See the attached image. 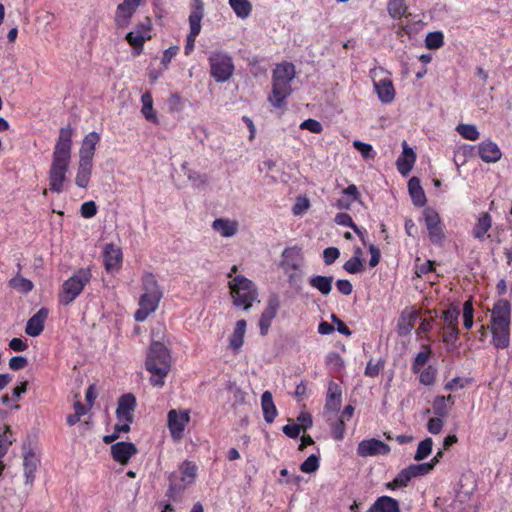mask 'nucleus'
<instances>
[{
  "label": "nucleus",
  "instance_id": "nucleus-16",
  "mask_svg": "<svg viewBox=\"0 0 512 512\" xmlns=\"http://www.w3.org/2000/svg\"><path fill=\"white\" fill-rule=\"evenodd\" d=\"M280 301L279 297L276 294H271L267 301V306L263 311L260 320H259V328L262 335L267 334L272 320L275 318L277 310L279 308Z\"/></svg>",
  "mask_w": 512,
  "mask_h": 512
},
{
  "label": "nucleus",
  "instance_id": "nucleus-38",
  "mask_svg": "<svg viewBox=\"0 0 512 512\" xmlns=\"http://www.w3.org/2000/svg\"><path fill=\"white\" fill-rule=\"evenodd\" d=\"M142 285H143V294H151L154 296L162 297V293L159 289L157 280L154 275L151 273H145L142 277Z\"/></svg>",
  "mask_w": 512,
  "mask_h": 512
},
{
  "label": "nucleus",
  "instance_id": "nucleus-13",
  "mask_svg": "<svg viewBox=\"0 0 512 512\" xmlns=\"http://www.w3.org/2000/svg\"><path fill=\"white\" fill-rule=\"evenodd\" d=\"M150 28L151 22L147 18L146 24H141L126 35V40L134 48L136 55L142 52L144 43L151 38Z\"/></svg>",
  "mask_w": 512,
  "mask_h": 512
},
{
  "label": "nucleus",
  "instance_id": "nucleus-47",
  "mask_svg": "<svg viewBox=\"0 0 512 512\" xmlns=\"http://www.w3.org/2000/svg\"><path fill=\"white\" fill-rule=\"evenodd\" d=\"M433 441L431 438H426L418 444V448L414 459L420 461L425 459L432 451Z\"/></svg>",
  "mask_w": 512,
  "mask_h": 512
},
{
  "label": "nucleus",
  "instance_id": "nucleus-45",
  "mask_svg": "<svg viewBox=\"0 0 512 512\" xmlns=\"http://www.w3.org/2000/svg\"><path fill=\"white\" fill-rule=\"evenodd\" d=\"M456 131L465 139L475 141L479 138V131L473 124H459Z\"/></svg>",
  "mask_w": 512,
  "mask_h": 512
},
{
  "label": "nucleus",
  "instance_id": "nucleus-59",
  "mask_svg": "<svg viewBox=\"0 0 512 512\" xmlns=\"http://www.w3.org/2000/svg\"><path fill=\"white\" fill-rule=\"evenodd\" d=\"M80 211H81V215L84 218H91V217L95 216V214L97 213V207H96L95 202H93V201L84 202L81 205Z\"/></svg>",
  "mask_w": 512,
  "mask_h": 512
},
{
  "label": "nucleus",
  "instance_id": "nucleus-26",
  "mask_svg": "<svg viewBox=\"0 0 512 512\" xmlns=\"http://www.w3.org/2000/svg\"><path fill=\"white\" fill-rule=\"evenodd\" d=\"M204 16V5L202 0H195L189 15V26L192 34L199 35L201 31V21Z\"/></svg>",
  "mask_w": 512,
  "mask_h": 512
},
{
  "label": "nucleus",
  "instance_id": "nucleus-49",
  "mask_svg": "<svg viewBox=\"0 0 512 512\" xmlns=\"http://www.w3.org/2000/svg\"><path fill=\"white\" fill-rule=\"evenodd\" d=\"M385 362L383 359H370L365 368V375L368 377H376L384 368Z\"/></svg>",
  "mask_w": 512,
  "mask_h": 512
},
{
  "label": "nucleus",
  "instance_id": "nucleus-64",
  "mask_svg": "<svg viewBox=\"0 0 512 512\" xmlns=\"http://www.w3.org/2000/svg\"><path fill=\"white\" fill-rule=\"evenodd\" d=\"M168 106L172 112L181 111L183 108L181 97L177 93L172 94L168 100Z\"/></svg>",
  "mask_w": 512,
  "mask_h": 512
},
{
  "label": "nucleus",
  "instance_id": "nucleus-2",
  "mask_svg": "<svg viewBox=\"0 0 512 512\" xmlns=\"http://www.w3.org/2000/svg\"><path fill=\"white\" fill-rule=\"evenodd\" d=\"M145 366L151 373V384L158 387L163 386L171 368V356L163 343L156 341L151 344Z\"/></svg>",
  "mask_w": 512,
  "mask_h": 512
},
{
  "label": "nucleus",
  "instance_id": "nucleus-9",
  "mask_svg": "<svg viewBox=\"0 0 512 512\" xmlns=\"http://www.w3.org/2000/svg\"><path fill=\"white\" fill-rule=\"evenodd\" d=\"M459 315H460L459 309L453 305H451L446 310H444L441 315V318L443 320L442 341L448 345L449 351H450V346L454 347L455 343L459 337V330H458Z\"/></svg>",
  "mask_w": 512,
  "mask_h": 512
},
{
  "label": "nucleus",
  "instance_id": "nucleus-12",
  "mask_svg": "<svg viewBox=\"0 0 512 512\" xmlns=\"http://www.w3.org/2000/svg\"><path fill=\"white\" fill-rule=\"evenodd\" d=\"M190 420L189 412L186 410H170L168 413V428L175 440L182 437L184 429Z\"/></svg>",
  "mask_w": 512,
  "mask_h": 512
},
{
  "label": "nucleus",
  "instance_id": "nucleus-6",
  "mask_svg": "<svg viewBox=\"0 0 512 512\" xmlns=\"http://www.w3.org/2000/svg\"><path fill=\"white\" fill-rule=\"evenodd\" d=\"M210 65V75L216 82L223 83L228 81L234 73V64L232 57L220 50L210 53L208 57Z\"/></svg>",
  "mask_w": 512,
  "mask_h": 512
},
{
  "label": "nucleus",
  "instance_id": "nucleus-17",
  "mask_svg": "<svg viewBox=\"0 0 512 512\" xmlns=\"http://www.w3.org/2000/svg\"><path fill=\"white\" fill-rule=\"evenodd\" d=\"M160 296H154L151 294H142L139 300V309L135 312V320L142 322L154 312L160 302Z\"/></svg>",
  "mask_w": 512,
  "mask_h": 512
},
{
  "label": "nucleus",
  "instance_id": "nucleus-32",
  "mask_svg": "<svg viewBox=\"0 0 512 512\" xmlns=\"http://www.w3.org/2000/svg\"><path fill=\"white\" fill-rule=\"evenodd\" d=\"M261 406L263 410L264 419L268 423H272L277 416V409L274 405L272 394L265 391L261 397Z\"/></svg>",
  "mask_w": 512,
  "mask_h": 512
},
{
  "label": "nucleus",
  "instance_id": "nucleus-8",
  "mask_svg": "<svg viewBox=\"0 0 512 512\" xmlns=\"http://www.w3.org/2000/svg\"><path fill=\"white\" fill-rule=\"evenodd\" d=\"M288 95V64L281 63L277 65L273 73V90L269 97L270 102L276 108L285 105V99Z\"/></svg>",
  "mask_w": 512,
  "mask_h": 512
},
{
  "label": "nucleus",
  "instance_id": "nucleus-22",
  "mask_svg": "<svg viewBox=\"0 0 512 512\" xmlns=\"http://www.w3.org/2000/svg\"><path fill=\"white\" fill-rule=\"evenodd\" d=\"M48 316L46 308L39 309L28 321L25 327V333L31 337L39 336L44 330L45 320Z\"/></svg>",
  "mask_w": 512,
  "mask_h": 512
},
{
  "label": "nucleus",
  "instance_id": "nucleus-57",
  "mask_svg": "<svg viewBox=\"0 0 512 512\" xmlns=\"http://www.w3.org/2000/svg\"><path fill=\"white\" fill-rule=\"evenodd\" d=\"M435 375V369L428 367L420 373L419 380L424 385H432L435 381Z\"/></svg>",
  "mask_w": 512,
  "mask_h": 512
},
{
  "label": "nucleus",
  "instance_id": "nucleus-24",
  "mask_svg": "<svg viewBox=\"0 0 512 512\" xmlns=\"http://www.w3.org/2000/svg\"><path fill=\"white\" fill-rule=\"evenodd\" d=\"M100 141V135L92 131L87 134L82 140L81 147L79 149V159L93 161L96 145Z\"/></svg>",
  "mask_w": 512,
  "mask_h": 512
},
{
  "label": "nucleus",
  "instance_id": "nucleus-41",
  "mask_svg": "<svg viewBox=\"0 0 512 512\" xmlns=\"http://www.w3.org/2000/svg\"><path fill=\"white\" fill-rule=\"evenodd\" d=\"M9 286L17 290L18 292L22 293L30 292L34 288L32 281L20 275H17L14 278L10 279Z\"/></svg>",
  "mask_w": 512,
  "mask_h": 512
},
{
  "label": "nucleus",
  "instance_id": "nucleus-11",
  "mask_svg": "<svg viewBox=\"0 0 512 512\" xmlns=\"http://www.w3.org/2000/svg\"><path fill=\"white\" fill-rule=\"evenodd\" d=\"M144 0H123L116 7L114 22L118 28L127 27Z\"/></svg>",
  "mask_w": 512,
  "mask_h": 512
},
{
  "label": "nucleus",
  "instance_id": "nucleus-43",
  "mask_svg": "<svg viewBox=\"0 0 512 512\" xmlns=\"http://www.w3.org/2000/svg\"><path fill=\"white\" fill-rule=\"evenodd\" d=\"M412 479V476L407 468L401 470L397 476L394 478L393 481L386 484V487L388 489H396L400 487H405L409 483V481Z\"/></svg>",
  "mask_w": 512,
  "mask_h": 512
},
{
  "label": "nucleus",
  "instance_id": "nucleus-37",
  "mask_svg": "<svg viewBox=\"0 0 512 512\" xmlns=\"http://www.w3.org/2000/svg\"><path fill=\"white\" fill-rule=\"evenodd\" d=\"M142 102V114L144 115L145 119L153 122L158 123V118L156 113L153 109V98L150 92H145L141 97Z\"/></svg>",
  "mask_w": 512,
  "mask_h": 512
},
{
  "label": "nucleus",
  "instance_id": "nucleus-40",
  "mask_svg": "<svg viewBox=\"0 0 512 512\" xmlns=\"http://www.w3.org/2000/svg\"><path fill=\"white\" fill-rule=\"evenodd\" d=\"M229 4L241 19L247 18L252 11V5L248 0H229Z\"/></svg>",
  "mask_w": 512,
  "mask_h": 512
},
{
  "label": "nucleus",
  "instance_id": "nucleus-20",
  "mask_svg": "<svg viewBox=\"0 0 512 512\" xmlns=\"http://www.w3.org/2000/svg\"><path fill=\"white\" fill-rule=\"evenodd\" d=\"M136 406V398L133 394L128 393L120 397L116 415L118 421H133V411Z\"/></svg>",
  "mask_w": 512,
  "mask_h": 512
},
{
  "label": "nucleus",
  "instance_id": "nucleus-58",
  "mask_svg": "<svg viewBox=\"0 0 512 512\" xmlns=\"http://www.w3.org/2000/svg\"><path fill=\"white\" fill-rule=\"evenodd\" d=\"M301 129L309 130L313 133H320L323 130L322 124L315 119H307L300 124Z\"/></svg>",
  "mask_w": 512,
  "mask_h": 512
},
{
  "label": "nucleus",
  "instance_id": "nucleus-34",
  "mask_svg": "<svg viewBox=\"0 0 512 512\" xmlns=\"http://www.w3.org/2000/svg\"><path fill=\"white\" fill-rule=\"evenodd\" d=\"M408 190L412 201L417 206H423L426 202L424 191L420 185L419 179L413 177L408 182Z\"/></svg>",
  "mask_w": 512,
  "mask_h": 512
},
{
  "label": "nucleus",
  "instance_id": "nucleus-23",
  "mask_svg": "<svg viewBox=\"0 0 512 512\" xmlns=\"http://www.w3.org/2000/svg\"><path fill=\"white\" fill-rule=\"evenodd\" d=\"M478 153L480 158L486 163H495L502 157L499 146L491 140L481 142L478 145Z\"/></svg>",
  "mask_w": 512,
  "mask_h": 512
},
{
  "label": "nucleus",
  "instance_id": "nucleus-30",
  "mask_svg": "<svg viewBox=\"0 0 512 512\" xmlns=\"http://www.w3.org/2000/svg\"><path fill=\"white\" fill-rule=\"evenodd\" d=\"M370 511L376 512H399V503L396 499L389 496H381L379 497L373 506L370 508Z\"/></svg>",
  "mask_w": 512,
  "mask_h": 512
},
{
  "label": "nucleus",
  "instance_id": "nucleus-46",
  "mask_svg": "<svg viewBox=\"0 0 512 512\" xmlns=\"http://www.w3.org/2000/svg\"><path fill=\"white\" fill-rule=\"evenodd\" d=\"M334 221L336 224H338L340 226L351 227L355 231V233H357L361 237V239L364 240V235H363L362 231L358 228L357 225H355V223L353 222V220L349 214L338 213V214H336Z\"/></svg>",
  "mask_w": 512,
  "mask_h": 512
},
{
  "label": "nucleus",
  "instance_id": "nucleus-55",
  "mask_svg": "<svg viewBox=\"0 0 512 512\" xmlns=\"http://www.w3.org/2000/svg\"><path fill=\"white\" fill-rule=\"evenodd\" d=\"M319 468V458L312 454L300 466V470L304 473L315 472Z\"/></svg>",
  "mask_w": 512,
  "mask_h": 512
},
{
  "label": "nucleus",
  "instance_id": "nucleus-48",
  "mask_svg": "<svg viewBox=\"0 0 512 512\" xmlns=\"http://www.w3.org/2000/svg\"><path fill=\"white\" fill-rule=\"evenodd\" d=\"M444 43L443 33L440 31L430 32L427 34L425 44L428 49H438Z\"/></svg>",
  "mask_w": 512,
  "mask_h": 512
},
{
  "label": "nucleus",
  "instance_id": "nucleus-21",
  "mask_svg": "<svg viewBox=\"0 0 512 512\" xmlns=\"http://www.w3.org/2000/svg\"><path fill=\"white\" fill-rule=\"evenodd\" d=\"M403 151L396 161L397 169L403 176H407L412 170L416 161V154L413 149L408 146L406 141L402 143Z\"/></svg>",
  "mask_w": 512,
  "mask_h": 512
},
{
  "label": "nucleus",
  "instance_id": "nucleus-25",
  "mask_svg": "<svg viewBox=\"0 0 512 512\" xmlns=\"http://www.w3.org/2000/svg\"><path fill=\"white\" fill-rule=\"evenodd\" d=\"M212 228L222 237L229 238L236 235L239 224L236 220L229 218H217L212 222Z\"/></svg>",
  "mask_w": 512,
  "mask_h": 512
},
{
  "label": "nucleus",
  "instance_id": "nucleus-14",
  "mask_svg": "<svg viewBox=\"0 0 512 512\" xmlns=\"http://www.w3.org/2000/svg\"><path fill=\"white\" fill-rule=\"evenodd\" d=\"M424 219L430 240L435 244H440L444 239V233L439 214L432 209H426Z\"/></svg>",
  "mask_w": 512,
  "mask_h": 512
},
{
  "label": "nucleus",
  "instance_id": "nucleus-63",
  "mask_svg": "<svg viewBox=\"0 0 512 512\" xmlns=\"http://www.w3.org/2000/svg\"><path fill=\"white\" fill-rule=\"evenodd\" d=\"M178 51V46H171L164 51L161 62L165 68L168 66L171 60L177 55Z\"/></svg>",
  "mask_w": 512,
  "mask_h": 512
},
{
  "label": "nucleus",
  "instance_id": "nucleus-51",
  "mask_svg": "<svg viewBox=\"0 0 512 512\" xmlns=\"http://www.w3.org/2000/svg\"><path fill=\"white\" fill-rule=\"evenodd\" d=\"M450 406L446 404V397L437 396L433 401V410L434 413L439 417H445L448 415Z\"/></svg>",
  "mask_w": 512,
  "mask_h": 512
},
{
  "label": "nucleus",
  "instance_id": "nucleus-52",
  "mask_svg": "<svg viewBox=\"0 0 512 512\" xmlns=\"http://www.w3.org/2000/svg\"><path fill=\"white\" fill-rule=\"evenodd\" d=\"M326 365L335 371H340L344 367V360L336 352H330L326 355Z\"/></svg>",
  "mask_w": 512,
  "mask_h": 512
},
{
  "label": "nucleus",
  "instance_id": "nucleus-53",
  "mask_svg": "<svg viewBox=\"0 0 512 512\" xmlns=\"http://www.w3.org/2000/svg\"><path fill=\"white\" fill-rule=\"evenodd\" d=\"M473 314L472 302L470 300L465 301L463 304V325L466 329H470L473 326Z\"/></svg>",
  "mask_w": 512,
  "mask_h": 512
},
{
  "label": "nucleus",
  "instance_id": "nucleus-1",
  "mask_svg": "<svg viewBox=\"0 0 512 512\" xmlns=\"http://www.w3.org/2000/svg\"><path fill=\"white\" fill-rule=\"evenodd\" d=\"M72 133L71 126L62 127L54 146L48 180L50 190L55 193H61L64 190L66 174L71 161Z\"/></svg>",
  "mask_w": 512,
  "mask_h": 512
},
{
  "label": "nucleus",
  "instance_id": "nucleus-60",
  "mask_svg": "<svg viewBox=\"0 0 512 512\" xmlns=\"http://www.w3.org/2000/svg\"><path fill=\"white\" fill-rule=\"evenodd\" d=\"M28 364V360L24 356H13L9 360V368L11 370L17 371L25 368Z\"/></svg>",
  "mask_w": 512,
  "mask_h": 512
},
{
  "label": "nucleus",
  "instance_id": "nucleus-4",
  "mask_svg": "<svg viewBox=\"0 0 512 512\" xmlns=\"http://www.w3.org/2000/svg\"><path fill=\"white\" fill-rule=\"evenodd\" d=\"M228 286L234 306L249 310L253 302L258 301V289L253 281L243 275L229 280Z\"/></svg>",
  "mask_w": 512,
  "mask_h": 512
},
{
  "label": "nucleus",
  "instance_id": "nucleus-5",
  "mask_svg": "<svg viewBox=\"0 0 512 512\" xmlns=\"http://www.w3.org/2000/svg\"><path fill=\"white\" fill-rule=\"evenodd\" d=\"M91 277L92 274L89 268H81L77 270L62 284L59 302L62 305L71 304L81 294L84 287L91 281Z\"/></svg>",
  "mask_w": 512,
  "mask_h": 512
},
{
  "label": "nucleus",
  "instance_id": "nucleus-61",
  "mask_svg": "<svg viewBox=\"0 0 512 512\" xmlns=\"http://www.w3.org/2000/svg\"><path fill=\"white\" fill-rule=\"evenodd\" d=\"M339 255H340V252L337 248H335V247L326 248L323 251V259H324L325 264H327V265L332 264L339 257Z\"/></svg>",
  "mask_w": 512,
  "mask_h": 512
},
{
  "label": "nucleus",
  "instance_id": "nucleus-56",
  "mask_svg": "<svg viewBox=\"0 0 512 512\" xmlns=\"http://www.w3.org/2000/svg\"><path fill=\"white\" fill-rule=\"evenodd\" d=\"M343 268L348 273H358L362 269V260L358 255H354L352 258L345 262Z\"/></svg>",
  "mask_w": 512,
  "mask_h": 512
},
{
  "label": "nucleus",
  "instance_id": "nucleus-33",
  "mask_svg": "<svg viewBox=\"0 0 512 512\" xmlns=\"http://www.w3.org/2000/svg\"><path fill=\"white\" fill-rule=\"evenodd\" d=\"M492 220L488 213L482 214L472 230V235L478 240H484L487 232L491 228Z\"/></svg>",
  "mask_w": 512,
  "mask_h": 512
},
{
  "label": "nucleus",
  "instance_id": "nucleus-50",
  "mask_svg": "<svg viewBox=\"0 0 512 512\" xmlns=\"http://www.w3.org/2000/svg\"><path fill=\"white\" fill-rule=\"evenodd\" d=\"M434 468V462L422 463V464H412L407 469L409 470L412 478L423 476L428 474Z\"/></svg>",
  "mask_w": 512,
  "mask_h": 512
},
{
  "label": "nucleus",
  "instance_id": "nucleus-39",
  "mask_svg": "<svg viewBox=\"0 0 512 512\" xmlns=\"http://www.w3.org/2000/svg\"><path fill=\"white\" fill-rule=\"evenodd\" d=\"M311 208V201L306 195H299L295 198V202L292 206V213L296 217H302Z\"/></svg>",
  "mask_w": 512,
  "mask_h": 512
},
{
  "label": "nucleus",
  "instance_id": "nucleus-36",
  "mask_svg": "<svg viewBox=\"0 0 512 512\" xmlns=\"http://www.w3.org/2000/svg\"><path fill=\"white\" fill-rule=\"evenodd\" d=\"M309 283L323 295H328L332 289L333 277L317 275L311 277Z\"/></svg>",
  "mask_w": 512,
  "mask_h": 512
},
{
  "label": "nucleus",
  "instance_id": "nucleus-19",
  "mask_svg": "<svg viewBox=\"0 0 512 512\" xmlns=\"http://www.w3.org/2000/svg\"><path fill=\"white\" fill-rule=\"evenodd\" d=\"M104 264L108 272L119 270L122 264L123 254L119 247L114 244H107L104 248Z\"/></svg>",
  "mask_w": 512,
  "mask_h": 512
},
{
  "label": "nucleus",
  "instance_id": "nucleus-35",
  "mask_svg": "<svg viewBox=\"0 0 512 512\" xmlns=\"http://www.w3.org/2000/svg\"><path fill=\"white\" fill-rule=\"evenodd\" d=\"M416 317V312H403L401 314L397 324V330L400 336H405L412 331Z\"/></svg>",
  "mask_w": 512,
  "mask_h": 512
},
{
  "label": "nucleus",
  "instance_id": "nucleus-29",
  "mask_svg": "<svg viewBox=\"0 0 512 512\" xmlns=\"http://www.w3.org/2000/svg\"><path fill=\"white\" fill-rule=\"evenodd\" d=\"M342 391L340 386L331 381L328 384L327 397H326V408L337 411L341 406Z\"/></svg>",
  "mask_w": 512,
  "mask_h": 512
},
{
  "label": "nucleus",
  "instance_id": "nucleus-54",
  "mask_svg": "<svg viewBox=\"0 0 512 512\" xmlns=\"http://www.w3.org/2000/svg\"><path fill=\"white\" fill-rule=\"evenodd\" d=\"M353 146L361 153L364 159H373L375 157V152L370 144L356 140L353 142Z\"/></svg>",
  "mask_w": 512,
  "mask_h": 512
},
{
  "label": "nucleus",
  "instance_id": "nucleus-7",
  "mask_svg": "<svg viewBox=\"0 0 512 512\" xmlns=\"http://www.w3.org/2000/svg\"><path fill=\"white\" fill-rule=\"evenodd\" d=\"M374 90L378 99L384 103H391L395 98V89L390 73L382 67H374L370 70Z\"/></svg>",
  "mask_w": 512,
  "mask_h": 512
},
{
  "label": "nucleus",
  "instance_id": "nucleus-31",
  "mask_svg": "<svg viewBox=\"0 0 512 512\" xmlns=\"http://www.w3.org/2000/svg\"><path fill=\"white\" fill-rule=\"evenodd\" d=\"M246 331V321L238 320L236 322L234 331L230 337L229 348L237 352L244 343V336Z\"/></svg>",
  "mask_w": 512,
  "mask_h": 512
},
{
  "label": "nucleus",
  "instance_id": "nucleus-42",
  "mask_svg": "<svg viewBox=\"0 0 512 512\" xmlns=\"http://www.w3.org/2000/svg\"><path fill=\"white\" fill-rule=\"evenodd\" d=\"M387 10L392 18L399 19L405 15L407 6L404 0H390L387 5Z\"/></svg>",
  "mask_w": 512,
  "mask_h": 512
},
{
  "label": "nucleus",
  "instance_id": "nucleus-62",
  "mask_svg": "<svg viewBox=\"0 0 512 512\" xmlns=\"http://www.w3.org/2000/svg\"><path fill=\"white\" fill-rule=\"evenodd\" d=\"M332 433L336 440H342L345 434V424L343 419H338L332 426Z\"/></svg>",
  "mask_w": 512,
  "mask_h": 512
},
{
  "label": "nucleus",
  "instance_id": "nucleus-44",
  "mask_svg": "<svg viewBox=\"0 0 512 512\" xmlns=\"http://www.w3.org/2000/svg\"><path fill=\"white\" fill-rule=\"evenodd\" d=\"M430 354H431L430 346L427 344L422 345V351H420L416 355V357L412 363L413 372H419L420 368L428 362Z\"/></svg>",
  "mask_w": 512,
  "mask_h": 512
},
{
  "label": "nucleus",
  "instance_id": "nucleus-10",
  "mask_svg": "<svg viewBox=\"0 0 512 512\" xmlns=\"http://www.w3.org/2000/svg\"><path fill=\"white\" fill-rule=\"evenodd\" d=\"M197 467L194 463L185 461L180 466V474H181V483L178 484L175 482V475L172 476L170 480V485L167 490L168 497H174L176 493H179L186 489L189 485H191L196 477Z\"/></svg>",
  "mask_w": 512,
  "mask_h": 512
},
{
  "label": "nucleus",
  "instance_id": "nucleus-15",
  "mask_svg": "<svg viewBox=\"0 0 512 512\" xmlns=\"http://www.w3.org/2000/svg\"><path fill=\"white\" fill-rule=\"evenodd\" d=\"M389 452L390 447L386 443L374 438L362 440L357 447V454L361 457L387 455Z\"/></svg>",
  "mask_w": 512,
  "mask_h": 512
},
{
  "label": "nucleus",
  "instance_id": "nucleus-3",
  "mask_svg": "<svg viewBox=\"0 0 512 512\" xmlns=\"http://www.w3.org/2000/svg\"><path fill=\"white\" fill-rule=\"evenodd\" d=\"M511 308L507 300L495 303L491 314L492 342L497 349H505L510 344Z\"/></svg>",
  "mask_w": 512,
  "mask_h": 512
},
{
  "label": "nucleus",
  "instance_id": "nucleus-18",
  "mask_svg": "<svg viewBox=\"0 0 512 512\" xmlns=\"http://www.w3.org/2000/svg\"><path fill=\"white\" fill-rule=\"evenodd\" d=\"M137 452L136 446L131 442H117L111 446L113 459L123 465L127 464Z\"/></svg>",
  "mask_w": 512,
  "mask_h": 512
},
{
  "label": "nucleus",
  "instance_id": "nucleus-28",
  "mask_svg": "<svg viewBox=\"0 0 512 512\" xmlns=\"http://www.w3.org/2000/svg\"><path fill=\"white\" fill-rule=\"evenodd\" d=\"M39 460L33 452H27L24 454L23 469L25 476V483L32 486L35 479V471L37 470Z\"/></svg>",
  "mask_w": 512,
  "mask_h": 512
},
{
  "label": "nucleus",
  "instance_id": "nucleus-27",
  "mask_svg": "<svg viewBox=\"0 0 512 512\" xmlns=\"http://www.w3.org/2000/svg\"><path fill=\"white\" fill-rule=\"evenodd\" d=\"M93 161L79 159L75 183L80 188H86L92 175Z\"/></svg>",
  "mask_w": 512,
  "mask_h": 512
}]
</instances>
